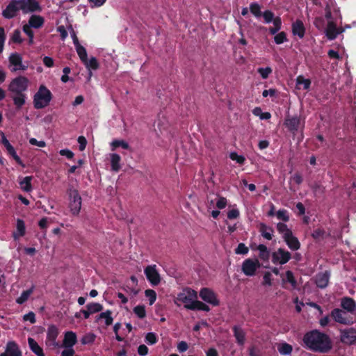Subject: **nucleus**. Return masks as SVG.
Wrapping results in <instances>:
<instances>
[{"mask_svg":"<svg viewBox=\"0 0 356 356\" xmlns=\"http://www.w3.org/2000/svg\"><path fill=\"white\" fill-rule=\"evenodd\" d=\"M29 79L24 76L13 79L8 86L10 97L17 108H21L26 103V95L24 93L29 87Z\"/></svg>","mask_w":356,"mask_h":356,"instance_id":"1","label":"nucleus"},{"mask_svg":"<svg viewBox=\"0 0 356 356\" xmlns=\"http://www.w3.org/2000/svg\"><path fill=\"white\" fill-rule=\"evenodd\" d=\"M304 341L309 348L322 353H326L332 348L330 338L317 330L306 334Z\"/></svg>","mask_w":356,"mask_h":356,"instance_id":"2","label":"nucleus"},{"mask_svg":"<svg viewBox=\"0 0 356 356\" xmlns=\"http://www.w3.org/2000/svg\"><path fill=\"white\" fill-rule=\"evenodd\" d=\"M197 299V292L191 289L187 288L177 294L174 302L178 306L183 304L186 308L193 309V305Z\"/></svg>","mask_w":356,"mask_h":356,"instance_id":"3","label":"nucleus"},{"mask_svg":"<svg viewBox=\"0 0 356 356\" xmlns=\"http://www.w3.org/2000/svg\"><path fill=\"white\" fill-rule=\"evenodd\" d=\"M52 99L50 90L44 86H40L33 97V106L36 109H42L47 106Z\"/></svg>","mask_w":356,"mask_h":356,"instance_id":"4","label":"nucleus"},{"mask_svg":"<svg viewBox=\"0 0 356 356\" xmlns=\"http://www.w3.org/2000/svg\"><path fill=\"white\" fill-rule=\"evenodd\" d=\"M68 206L72 214L76 216L81 208L82 200L78 190L72 186L69 187L67 191Z\"/></svg>","mask_w":356,"mask_h":356,"instance_id":"5","label":"nucleus"},{"mask_svg":"<svg viewBox=\"0 0 356 356\" xmlns=\"http://www.w3.org/2000/svg\"><path fill=\"white\" fill-rule=\"evenodd\" d=\"M25 0H10L6 8L2 11L4 18L10 19L15 17L21 10L26 14L24 10Z\"/></svg>","mask_w":356,"mask_h":356,"instance_id":"6","label":"nucleus"},{"mask_svg":"<svg viewBox=\"0 0 356 356\" xmlns=\"http://www.w3.org/2000/svg\"><path fill=\"white\" fill-rule=\"evenodd\" d=\"M261 263L257 258L245 259L241 264V270L246 276H254L257 271L261 268Z\"/></svg>","mask_w":356,"mask_h":356,"instance_id":"7","label":"nucleus"},{"mask_svg":"<svg viewBox=\"0 0 356 356\" xmlns=\"http://www.w3.org/2000/svg\"><path fill=\"white\" fill-rule=\"evenodd\" d=\"M331 316L335 321L341 324L350 325L356 321V319L350 317L347 312L339 309H334L331 313Z\"/></svg>","mask_w":356,"mask_h":356,"instance_id":"8","label":"nucleus"},{"mask_svg":"<svg viewBox=\"0 0 356 356\" xmlns=\"http://www.w3.org/2000/svg\"><path fill=\"white\" fill-rule=\"evenodd\" d=\"M200 297L204 302L211 305L213 307L220 304L219 300L216 293L210 289L203 288L200 291Z\"/></svg>","mask_w":356,"mask_h":356,"instance_id":"9","label":"nucleus"},{"mask_svg":"<svg viewBox=\"0 0 356 356\" xmlns=\"http://www.w3.org/2000/svg\"><path fill=\"white\" fill-rule=\"evenodd\" d=\"M340 340L346 345H352L356 343V330L348 328L340 330Z\"/></svg>","mask_w":356,"mask_h":356,"instance_id":"10","label":"nucleus"},{"mask_svg":"<svg viewBox=\"0 0 356 356\" xmlns=\"http://www.w3.org/2000/svg\"><path fill=\"white\" fill-rule=\"evenodd\" d=\"M22 56L19 53H13L8 58L9 63L13 67L10 70L12 72L17 70H26L27 66L22 63Z\"/></svg>","mask_w":356,"mask_h":356,"instance_id":"11","label":"nucleus"},{"mask_svg":"<svg viewBox=\"0 0 356 356\" xmlns=\"http://www.w3.org/2000/svg\"><path fill=\"white\" fill-rule=\"evenodd\" d=\"M344 31V28H338L336 23L333 21H328L325 33L328 40H333L337 38L338 35L342 33Z\"/></svg>","mask_w":356,"mask_h":356,"instance_id":"12","label":"nucleus"},{"mask_svg":"<svg viewBox=\"0 0 356 356\" xmlns=\"http://www.w3.org/2000/svg\"><path fill=\"white\" fill-rule=\"evenodd\" d=\"M145 274L152 285L156 286L160 283L161 277L155 265L147 266L145 269Z\"/></svg>","mask_w":356,"mask_h":356,"instance_id":"13","label":"nucleus"},{"mask_svg":"<svg viewBox=\"0 0 356 356\" xmlns=\"http://www.w3.org/2000/svg\"><path fill=\"white\" fill-rule=\"evenodd\" d=\"M58 334V330L56 327L51 325L48 327L47 333L46 345L47 346L56 348L58 346L56 338Z\"/></svg>","mask_w":356,"mask_h":356,"instance_id":"14","label":"nucleus"},{"mask_svg":"<svg viewBox=\"0 0 356 356\" xmlns=\"http://www.w3.org/2000/svg\"><path fill=\"white\" fill-rule=\"evenodd\" d=\"M290 253L280 248L272 254V261L275 264H284L290 259Z\"/></svg>","mask_w":356,"mask_h":356,"instance_id":"15","label":"nucleus"},{"mask_svg":"<svg viewBox=\"0 0 356 356\" xmlns=\"http://www.w3.org/2000/svg\"><path fill=\"white\" fill-rule=\"evenodd\" d=\"M0 356H22V352L17 344L10 341L7 343L5 351Z\"/></svg>","mask_w":356,"mask_h":356,"instance_id":"16","label":"nucleus"},{"mask_svg":"<svg viewBox=\"0 0 356 356\" xmlns=\"http://www.w3.org/2000/svg\"><path fill=\"white\" fill-rule=\"evenodd\" d=\"M77 341V337L72 331L65 332L63 340L62 346L64 348H73Z\"/></svg>","mask_w":356,"mask_h":356,"instance_id":"17","label":"nucleus"},{"mask_svg":"<svg viewBox=\"0 0 356 356\" xmlns=\"http://www.w3.org/2000/svg\"><path fill=\"white\" fill-rule=\"evenodd\" d=\"M300 124V119L297 116L288 117L286 118L284 122V125L293 134H295L296 131H298Z\"/></svg>","mask_w":356,"mask_h":356,"instance_id":"18","label":"nucleus"},{"mask_svg":"<svg viewBox=\"0 0 356 356\" xmlns=\"http://www.w3.org/2000/svg\"><path fill=\"white\" fill-rule=\"evenodd\" d=\"M292 33L294 35H298L300 39L304 38L305 28L301 20L297 19L292 24Z\"/></svg>","mask_w":356,"mask_h":356,"instance_id":"19","label":"nucleus"},{"mask_svg":"<svg viewBox=\"0 0 356 356\" xmlns=\"http://www.w3.org/2000/svg\"><path fill=\"white\" fill-rule=\"evenodd\" d=\"M24 10L28 13L40 12L42 7L39 2L35 0H25Z\"/></svg>","mask_w":356,"mask_h":356,"instance_id":"20","label":"nucleus"},{"mask_svg":"<svg viewBox=\"0 0 356 356\" xmlns=\"http://www.w3.org/2000/svg\"><path fill=\"white\" fill-rule=\"evenodd\" d=\"M281 278L284 285L289 284L293 289L296 287L297 282L291 271L287 270L284 273H282Z\"/></svg>","mask_w":356,"mask_h":356,"instance_id":"21","label":"nucleus"},{"mask_svg":"<svg viewBox=\"0 0 356 356\" xmlns=\"http://www.w3.org/2000/svg\"><path fill=\"white\" fill-rule=\"evenodd\" d=\"M28 24L33 29H40L44 24V18L40 15H32L29 17Z\"/></svg>","mask_w":356,"mask_h":356,"instance_id":"22","label":"nucleus"},{"mask_svg":"<svg viewBox=\"0 0 356 356\" xmlns=\"http://www.w3.org/2000/svg\"><path fill=\"white\" fill-rule=\"evenodd\" d=\"M1 139L0 143L3 146L4 148L7 150L8 154L10 156H17L16 152L13 147V145L10 143L8 140L6 138L5 134L3 132H1Z\"/></svg>","mask_w":356,"mask_h":356,"instance_id":"23","label":"nucleus"},{"mask_svg":"<svg viewBox=\"0 0 356 356\" xmlns=\"http://www.w3.org/2000/svg\"><path fill=\"white\" fill-rule=\"evenodd\" d=\"M112 312L110 310H107L104 312L101 313L97 318V321L104 323L106 326H108L113 323V319L111 316Z\"/></svg>","mask_w":356,"mask_h":356,"instance_id":"24","label":"nucleus"},{"mask_svg":"<svg viewBox=\"0 0 356 356\" xmlns=\"http://www.w3.org/2000/svg\"><path fill=\"white\" fill-rule=\"evenodd\" d=\"M329 281V274L327 272L319 273L316 275V283L321 288L325 287Z\"/></svg>","mask_w":356,"mask_h":356,"instance_id":"25","label":"nucleus"},{"mask_svg":"<svg viewBox=\"0 0 356 356\" xmlns=\"http://www.w3.org/2000/svg\"><path fill=\"white\" fill-rule=\"evenodd\" d=\"M341 306L347 312H352L355 309L356 303L352 298H344L341 300Z\"/></svg>","mask_w":356,"mask_h":356,"instance_id":"26","label":"nucleus"},{"mask_svg":"<svg viewBox=\"0 0 356 356\" xmlns=\"http://www.w3.org/2000/svg\"><path fill=\"white\" fill-rule=\"evenodd\" d=\"M28 343L31 350L37 356H44L42 349L33 338L30 337L28 339Z\"/></svg>","mask_w":356,"mask_h":356,"instance_id":"27","label":"nucleus"},{"mask_svg":"<svg viewBox=\"0 0 356 356\" xmlns=\"http://www.w3.org/2000/svg\"><path fill=\"white\" fill-rule=\"evenodd\" d=\"M31 179L32 177L29 176L22 178L19 181L20 188L25 192H31L32 191Z\"/></svg>","mask_w":356,"mask_h":356,"instance_id":"28","label":"nucleus"},{"mask_svg":"<svg viewBox=\"0 0 356 356\" xmlns=\"http://www.w3.org/2000/svg\"><path fill=\"white\" fill-rule=\"evenodd\" d=\"M25 234V225L23 220L18 219L17 220L16 231L13 234L15 239L23 236Z\"/></svg>","mask_w":356,"mask_h":356,"instance_id":"29","label":"nucleus"},{"mask_svg":"<svg viewBox=\"0 0 356 356\" xmlns=\"http://www.w3.org/2000/svg\"><path fill=\"white\" fill-rule=\"evenodd\" d=\"M259 232L264 238L267 240L272 239L273 230L271 227H268L264 224H260Z\"/></svg>","mask_w":356,"mask_h":356,"instance_id":"30","label":"nucleus"},{"mask_svg":"<svg viewBox=\"0 0 356 356\" xmlns=\"http://www.w3.org/2000/svg\"><path fill=\"white\" fill-rule=\"evenodd\" d=\"M289 247L292 250H298L300 248V243L293 234L284 238Z\"/></svg>","mask_w":356,"mask_h":356,"instance_id":"31","label":"nucleus"},{"mask_svg":"<svg viewBox=\"0 0 356 356\" xmlns=\"http://www.w3.org/2000/svg\"><path fill=\"white\" fill-rule=\"evenodd\" d=\"M34 287H31V289L24 291L21 295L16 299V302L17 304L22 305L29 298L33 292Z\"/></svg>","mask_w":356,"mask_h":356,"instance_id":"32","label":"nucleus"},{"mask_svg":"<svg viewBox=\"0 0 356 356\" xmlns=\"http://www.w3.org/2000/svg\"><path fill=\"white\" fill-rule=\"evenodd\" d=\"M292 346L285 342L280 343L277 345L278 352L283 355H290L292 352Z\"/></svg>","mask_w":356,"mask_h":356,"instance_id":"33","label":"nucleus"},{"mask_svg":"<svg viewBox=\"0 0 356 356\" xmlns=\"http://www.w3.org/2000/svg\"><path fill=\"white\" fill-rule=\"evenodd\" d=\"M259 250V258L264 261H268L270 257V252L267 247L264 245L260 244L257 246Z\"/></svg>","mask_w":356,"mask_h":356,"instance_id":"34","label":"nucleus"},{"mask_svg":"<svg viewBox=\"0 0 356 356\" xmlns=\"http://www.w3.org/2000/svg\"><path fill=\"white\" fill-rule=\"evenodd\" d=\"M277 229L279 232V233L282 235V237L284 238H286V237H288L289 235L292 234V232L287 227V225L284 224V223H282V222L277 223Z\"/></svg>","mask_w":356,"mask_h":356,"instance_id":"35","label":"nucleus"},{"mask_svg":"<svg viewBox=\"0 0 356 356\" xmlns=\"http://www.w3.org/2000/svg\"><path fill=\"white\" fill-rule=\"evenodd\" d=\"M250 11L255 17H261V6L257 2H252L250 4Z\"/></svg>","mask_w":356,"mask_h":356,"instance_id":"36","label":"nucleus"},{"mask_svg":"<svg viewBox=\"0 0 356 356\" xmlns=\"http://www.w3.org/2000/svg\"><path fill=\"white\" fill-rule=\"evenodd\" d=\"M112 150H115L118 147H122L124 149H128L129 148V145L128 143H127L124 140H115L111 143Z\"/></svg>","mask_w":356,"mask_h":356,"instance_id":"37","label":"nucleus"},{"mask_svg":"<svg viewBox=\"0 0 356 356\" xmlns=\"http://www.w3.org/2000/svg\"><path fill=\"white\" fill-rule=\"evenodd\" d=\"M234 336L236 337L237 343L239 345H243L245 343L244 332L238 327H234Z\"/></svg>","mask_w":356,"mask_h":356,"instance_id":"38","label":"nucleus"},{"mask_svg":"<svg viewBox=\"0 0 356 356\" xmlns=\"http://www.w3.org/2000/svg\"><path fill=\"white\" fill-rule=\"evenodd\" d=\"M76 51L77 52L78 56H79L81 60L83 63H86V59L88 58V54L86 49L84 47H83L81 44H79L78 46L75 47Z\"/></svg>","mask_w":356,"mask_h":356,"instance_id":"39","label":"nucleus"},{"mask_svg":"<svg viewBox=\"0 0 356 356\" xmlns=\"http://www.w3.org/2000/svg\"><path fill=\"white\" fill-rule=\"evenodd\" d=\"M296 83L298 86L302 85L304 90H309L311 86V80L300 75L296 79Z\"/></svg>","mask_w":356,"mask_h":356,"instance_id":"40","label":"nucleus"},{"mask_svg":"<svg viewBox=\"0 0 356 356\" xmlns=\"http://www.w3.org/2000/svg\"><path fill=\"white\" fill-rule=\"evenodd\" d=\"M83 64L86 65L87 69L93 70H97L99 66L97 58L95 57H91L89 60L87 58L86 63H83Z\"/></svg>","mask_w":356,"mask_h":356,"instance_id":"41","label":"nucleus"},{"mask_svg":"<svg viewBox=\"0 0 356 356\" xmlns=\"http://www.w3.org/2000/svg\"><path fill=\"white\" fill-rule=\"evenodd\" d=\"M134 312L140 318H143L146 316V311L144 305H137L134 308Z\"/></svg>","mask_w":356,"mask_h":356,"instance_id":"42","label":"nucleus"},{"mask_svg":"<svg viewBox=\"0 0 356 356\" xmlns=\"http://www.w3.org/2000/svg\"><path fill=\"white\" fill-rule=\"evenodd\" d=\"M261 16L264 17V22L266 24L271 23L272 21L275 18V14L270 10H266L262 13Z\"/></svg>","mask_w":356,"mask_h":356,"instance_id":"43","label":"nucleus"},{"mask_svg":"<svg viewBox=\"0 0 356 356\" xmlns=\"http://www.w3.org/2000/svg\"><path fill=\"white\" fill-rule=\"evenodd\" d=\"M96 336L93 333H88L84 335L81 339L82 344H92L95 340Z\"/></svg>","mask_w":356,"mask_h":356,"instance_id":"44","label":"nucleus"},{"mask_svg":"<svg viewBox=\"0 0 356 356\" xmlns=\"http://www.w3.org/2000/svg\"><path fill=\"white\" fill-rule=\"evenodd\" d=\"M274 41L277 44H280L287 41V37L285 32L282 31L277 33L274 37Z\"/></svg>","mask_w":356,"mask_h":356,"instance_id":"45","label":"nucleus"},{"mask_svg":"<svg viewBox=\"0 0 356 356\" xmlns=\"http://www.w3.org/2000/svg\"><path fill=\"white\" fill-rule=\"evenodd\" d=\"M145 296L149 299L150 305H153L156 299V293L154 290L147 289L145 291Z\"/></svg>","mask_w":356,"mask_h":356,"instance_id":"46","label":"nucleus"},{"mask_svg":"<svg viewBox=\"0 0 356 356\" xmlns=\"http://www.w3.org/2000/svg\"><path fill=\"white\" fill-rule=\"evenodd\" d=\"M86 307H87V309H89L90 312H91V314H94V313L100 312L103 309L102 305H100L99 303H97V302L88 304V305H87Z\"/></svg>","mask_w":356,"mask_h":356,"instance_id":"47","label":"nucleus"},{"mask_svg":"<svg viewBox=\"0 0 356 356\" xmlns=\"http://www.w3.org/2000/svg\"><path fill=\"white\" fill-rule=\"evenodd\" d=\"M276 217L278 220L287 222L289 220V216L287 211L284 209L279 210L276 212Z\"/></svg>","mask_w":356,"mask_h":356,"instance_id":"48","label":"nucleus"},{"mask_svg":"<svg viewBox=\"0 0 356 356\" xmlns=\"http://www.w3.org/2000/svg\"><path fill=\"white\" fill-rule=\"evenodd\" d=\"M11 41L16 44H21L23 40L21 38V32L19 29H15L10 38Z\"/></svg>","mask_w":356,"mask_h":356,"instance_id":"49","label":"nucleus"},{"mask_svg":"<svg viewBox=\"0 0 356 356\" xmlns=\"http://www.w3.org/2000/svg\"><path fill=\"white\" fill-rule=\"evenodd\" d=\"M273 284V277L270 272H266L263 276L262 285L270 286Z\"/></svg>","mask_w":356,"mask_h":356,"instance_id":"50","label":"nucleus"},{"mask_svg":"<svg viewBox=\"0 0 356 356\" xmlns=\"http://www.w3.org/2000/svg\"><path fill=\"white\" fill-rule=\"evenodd\" d=\"M249 252L248 248L243 243L238 245L235 250V253L237 254H247Z\"/></svg>","mask_w":356,"mask_h":356,"instance_id":"51","label":"nucleus"},{"mask_svg":"<svg viewBox=\"0 0 356 356\" xmlns=\"http://www.w3.org/2000/svg\"><path fill=\"white\" fill-rule=\"evenodd\" d=\"M258 73L261 75L262 79H267L269 74L272 72V69L270 67H266L265 68L259 67L257 70Z\"/></svg>","mask_w":356,"mask_h":356,"instance_id":"52","label":"nucleus"},{"mask_svg":"<svg viewBox=\"0 0 356 356\" xmlns=\"http://www.w3.org/2000/svg\"><path fill=\"white\" fill-rule=\"evenodd\" d=\"M193 309H199V310H202V311H205V312H209L210 309H209V306H207L206 304H204V302H202L201 301L197 300V299L193 305Z\"/></svg>","mask_w":356,"mask_h":356,"instance_id":"53","label":"nucleus"},{"mask_svg":"<svg viewBox=\"0 0 356 356\" xmlns=\"http://www.w3.org/2000/svg\"><path fill=\"white\" fill-rule=\"evenodd\" d=\"M145 341L150 345H153L157 342V337L153 332H149L145 336Z\"/></svg>","mask_w":356,"mask_h":356,"instance_id":"54","label":"nucleus"},{"mask_svg":"<svg viewBox=\"0 0 356 356\" xmlns=\"http://www.w3.org/2000/svg\"><path fill=\"white\" fill-rule=\"evenodd\" d=\"M111 168L114 171H118L120 168V157H112L111 161Z\"/></svg>","mask_w":356,"mask_h":356,"instance_id":"55","label":"nucleus"},{"mask_svg":"<svg viewBox=\"0 0 356 356\" xmlns=\"http://www.w3.org/2000/svg\"><path fill=\"white\" fill-rule=\"evenodd\" d=\"M6 39L5 30L3 27L0 26V54L3 50L4 43Z\"/></svg>","mask_w":356,"mask_h":356,"instance_id":"56","label":"nucleus"},{"mask_svg":"<svg viewBox=\"0 0 356 356\" xmlns=\"http://www.w3.org/2000/svg\"><path fill=\"white\" fill-rule=\"evenodd\" d=\"M227 204V200L225 197H218L216 199V207L222 209L226 207Z\"/></svg>","mask_w":356,"mask_h":356,"instance_id":"57","label":"nucleus"},{"mask_svg":"<svg viewBox=\"0 0 356 356\" xmlns=\"http://www.w3.org/2000/svg\"><path fill=\"white\" fill-rule=\"evenodd\" d=\"M239 211L238 209L233 207L227 212V218L230 220L236 219L239 216Z\"/></svg>","mask_w":356,"mask_h":356,"instance_id":"58","label":"nucleus"},{"mask_svg":"<svg viewBox=\"0 0 356 356\" xmlns=\"http://www.w3.org/2000/svg\"><path fill=\"white\" fill-rule=\"evenodd\" d=\"M302 181V177L298 174L293 175L290 181V184L292 186L299 185Z\"/></svg>","mask_w":356,"mask_h":356,"instance_id":"59","label":"nucleus"},{"mask_svg":"<svg viewBox=\"0 0 356 356\" xmlns=\"http://www.w3.org/2000/svg\"><path fill=\"white\" fill-rule=\"evenodd\" d=\"M312 235L314 238L321 240L325 235V232L321 229H316L313 232Z\"/></svg>","mask_w":356,"mask_h":356,"instance_id":"60","label":"nucleus"},{"mask_svg":"<svg viewBox=\"0 0 356 356\" xmlns=\"http://www.w3.org/2000/svg\"><path fill=\"white\" fill-rule=\"evenodd\" d=\"M23 320L24 321H30L31 323H34L35 322V314L32 312H30L23 316Z\"/></svg>","mask_w":356,"mask_h":356,"instance_id":"61","label":"nucleus"},{"mask_svg":"<svg viewBox=\"0 0 356 356\" xmlns=\"http://www.w3.org/2000/svg\"><path fill=\"white\" fill-rule=\"evenodd\" d=\"M77 140L79 144V149L81 151L84 150L87 145V140L86 138L83 136H81L78 138Z\"/></svg>","mask_w":356,"mask_h":356,"instance_id":"62","label":"nucleus"},{"mask_svg":"<svg viewBox=\"0 0 356 356\" xmlns=\"http://www.w3.org/2000/svg\"><path fill=\"white\" fill-rule=\"evenodd\" d=\"M43 63L47 67H52L54 66V62L52 58L49 56H44L43 58Z\"/></svg>","mask_w":356,"mask_h":356,"instance_id":"63","label":"nucleus"},{"mask_svg":"<svg viewBox=\"0 0 356 356\" xmlns=\"http://www.w3.org/2000/svg\"><path fill=\"white\" fill-rule=\"evenodd\" d=\"M62 356H74V350L73 348H65L61 353Z\"/></svg>","mask_w":356,"mask_h":356,"instance_id":"64","label":"nucleus"}]
</instances>
